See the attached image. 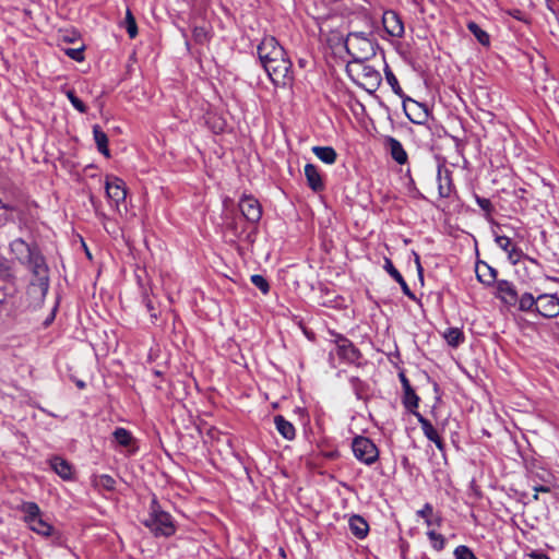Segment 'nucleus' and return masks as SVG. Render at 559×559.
<instances>
[{"instance_id":"9d476101","label":"nucleus","mask_w":559,"mask_h":559,"mask_svg":"<svg viewBox=\"0 0 559 559\" xmlns=\"http://www.w3.org/2000/svg\"><path fill=\"white\" fill-rule=\"evenodd\" d=\"M285 53L284 48L272 36L264 37L258 46V56L262 66L274 61Z\"/></svg>"},{"instance_id":"39448f33","label":"nucleus","mask_w":559,"mask_h":559,"mask_svg":"<svg viewBox=\"0 0 559 559\" xmlns=\"http://www.w3.org/2000/svg\"><path fill=\"white\" fill-rule=\"evenodd\" d=\"M21 511L24 513V521L33 532L44 537H49L53 533L52 525L44 518L43 512L35 502H23Z\"/></svg>"},{"instance_id":"6ab92c4d","label":"nucleus","mask_w":559,"mask_h":559,"mask_svg":"<svg viewBox=\"0 0 559 559\" xmlns=\"http://www.w3.org/2000/svg\"><path fill=\"white\" fill-rule=\"evenodd\" d=\"M418 421L420 424L424 435L430 441H432L440 451H442L444 449L443 441L439 437L436 428L431 425V423L428 419L424 418L423 416H418Z\"/></svg>"},{"instance_id":"473e14b6","label":"nucleus","mask_w":559,"mask_h":559,"mask_svg":"<svg viewBox=\"0 0 559 559\" xmlns=\"http://www.w3.org/2000/svg\"><path fill=\"white\" fill-rule=\"evenodd\" d=\"M112 435L115 440L122 447H129L133 441L131 432L121 427L117 428Z\"/></svg>"},{"instance_id":"5fc2aeb1","label":"nucleus","mask_w":559,"mask_h":559,"mask_svg":"<svg viewBox=\"0 0 559 559\" xmlns=\"http://www.w3.org/2000/svg\"><path fill=\"white\" fill-rule=\"evenodd\" d=\"M280 555H282L283 557H285V552L283 549L280 550Z\"/></svg>"},{"instance_id":"a211bd4d","label":"nucleus","mask_w":559,"mask_h":559,"mask_svg":"<svg viewBox=\"0 0 559 559\" xmlns=\"http://www.w3.org/2000/svg\"><path fill=\"white\" fill-rule=\"evenodd\" d=\"M496 243L508 253V258L512 264L520 261L522 252L519 250L507 236H496Z\"/></svg>"},{"instance_id":"412c9836","label":"nucleus","mask_w":559,"mask_h":559,"mask_svg":"<svg viewBox=\"0 0 559 559\" xmlns=\"http://www.w3.org/2000/svg\"><path fill=\"white\" fill-rule=\"evenodd\" d=\"M386 143L392 158L401 165L405 164L407 160V154L401 142L394 138H389Z\"/></svg>"},{"instance_id":"2f4dec72","label":"nucleus","mask_w":559,"mask_h":559,"mask_svg":"<svg viewBox=\"0 0 559 559\" xmlns=\"http://www.w3.org/2000/svg\"><path fill=\"white\" fill-rule=\"evenodd\" d=\"M0 278L3 281H12L14 278L12 262L2 255H0Z\"/></svg>"},{"instance_id":"c03bdc74","label":"nucleus","mask_w":559,"mask_h":559,"mask_svg":"<svg viewBox=\"0 0 559 559\" xmlns=\"http://www.w3.org/2000/svg\"><path fill=\"white\" fill-rule=\"evenodd\" d=\"M533 490L535 491L533 496L534 500H538V492H549L550 488L547 486H534Z\"/></svg>"},{"instance_id":"72a5a7b5","label":"nucleus","mask_w":559,"mask_h":559,"mask_svg":"<svg viewBox=\"0 0 559 559\" xmlns=\"http://www.w3.org/2000/svg\"><path fill=\"white\" fill-rule=\"evenodd\" d=\"M94 485L98 488L111 491L115 489L116 480L109 475H100L95 478Z\"/></svg>"},{"instance_id":"a19ab883","label":"nucleus","mask_w":559,"mask_h":559,"mask_svg":"<svg viewBox=\"0 0 559 559\" xmlns=\"http://www.w3.org/2000/svg\"><path fill=\"white\" fill-rule=\"evenodd\" d=\"M385 79L390 86L392 87L393 92L397 95H402V88L399 84V81L396 76L392 73V71H390L389 69H386L385 71Z\"/></svg>"},{"instance_id":"ea45409f","label":"nucleus","mask_w":559,"mask_h":559,"mask_svg":"<svg viewBox=\"0 0 559 559\" xmlns=\"http://www.w3.org/2000/svg\"><path fill=\"white\" fill-rule=\"evenodd\" d=\"M252 284L258 287L263 294H266L270 289L269 283L266 280L259 274H254L251 276Z\"/></svg>"},{"instance_id":"f3484780","label":"nucleus","mask_w":559,"mask_h":559,"mask_svg":"<svg viewBox=\"0 0 559 559\" xmlns=\"http://www.w3.org/2000/svg\"><path fill=\"white\" fill-rule=\"evenodd\" d=\"M51 469L64 480L72 479V465L61 456H53L49 460Z\"/></svg>"},{"instance_id":"f8f14e48","label":"nucleus","mask_w":559,"mask_h":559,"mask_svg":"<svg viewBox=\"0 0 559 559\" xmlns=\"http://www.w3.org/2000/svg\"><path fill=\"white\" fill-rule=\"evenodd\" d=\"M535 312L547 319L557 318L559 316V297L556 294L538 295Z\"/></svg>"},{"instance_id":"0eeeda50","label":"nucleus","mask_w":559,"mask_h":559,"mask_svg":"<svg viewBox=\"0 0 559 559\" xmlns=\"http://www.w3.org/2000/svg\"><path fill=\"white\" fill-rule=\"evenodd\" d=\"M335 357H337L340 361L354 364L359 359L360 354L350 341L337 335L334 341V347L330 350V358L333 364Z\"/></svg>"},{"instance_id":"aec40b11","label":"nucleus","mask_w":559,"mask_h":559,"mask_svg":"<svg viewBox=\"0 0 559 559\" xmlns=\"http://www.w3.org/2000/svg\"><path fill=\"white\" fill-rule=\"evenodd\" d=\"M476 276L479 282L491 285L497 277V271L487 263L481 262L476 264Z\"/></svg>"},{"instance_id":"603ef678","label":"nucleus","mask_w":559,"mask_h":559,"mask_svg":"<svg viewBox=\"0 0 559 559\" xmlns=\"http://www.w3.org/2000/svg\"><path fill=\"white\" fill-rule=\"evenodd\" d=\"M306 61L304 59H299V66L305 67Z\"/></svg>"},{"instance_id":"423d86ee","label":"nucleus","mask_w":559,"mask_h":559,"mask_svg":"<svg viewBox=\"0 0 559 559\" xmlns=\"http://www.w3.org/2000/svg\"><path fill=\"white\" fill-rule=\"evenodd\" d=\"M269 78L276 86H286L293 81L292 62L287 55L263 64Z\"/></svg>"},{"instance_id":"1a4fd4ad","label":"nucleus","mask_w":559,"mask_h":559,"mask_svg":"<svg viewBox=\"0 0 559 559\" xmlns=\"http://www.w3.org/2000/svg\"><path fill=\"white\" fill-rule=\"evenodd\" d=\"M285 53L284 48L272 36L264 37L258 46V56L262 66L274 61Z\"/></svg>"},{"instance_id":"a878e982","label":"nucleus","mask_w":559,"mask_h":559,"mask_svg":"<svg viewBox=\"0 0 559 559\" xmlns=\"http://www.w3.org/2000/svg\"><path fill=\"white\" fill-rule=\"evenodd\" d=\"M516 305H518V308L520 311H523V312L536 311L537 297H535L531 293H523L521 296H518Z\"/></svg>"},{"instance_id":"c9c22d12","label":"nucleus","mask_w":559,"mask_h":559,"mask_svg":"<svg viewBox=\"0 0 559 559\" xmlns=\"http://www.w3.org/2000/svg\"><path fill=\"white\" fill-rule=\"evenodd\" d=\"M192 36L197 43L204 44L210 39L209 28L206 26H194Z\"/></svg>"},{"instance_id":"2eb2a0df","label":"nucleus","mask_w":559,"mask_h":559,"mask_svg":"<svg viewBox=\"0 0 559 559\" xmlns=\"http://www.w3.org/2000/svg\"><path fill=\"white\" fill-rule=\"evenodd\" d=\"M382 23L389 35L393 37H402L404 34V24L394 11L384 12Z\"/></svg>"},{"instance_id":"6e6552de","label":"nucleus","mask_w":559,"mask_h":559,"mask_svg":"<svg viewBox=\"0 0 559 559\" xmlns=\"http://www.w3.org/2000/svg\"><path fill=\"white\" fill-rule=\"evenodd\" d=\"M353 452L357 460L370 465L379 456V451L376 444L368 438L357 437L353 441Z\"/></svg>"},{"instance_id":"ddd939ff","label":"nucleus","mask_w":559,"mask_h":559,"mask_svg":"<svg viewBox=\"0 0 559 559\" xmlns=\"http://www.w3.org/2000/svg\"><path fill=\"white\" fill-rule=\"evenodd\" d=\"M105 189L107 198L119 210L120 204L124 202L127 197V189L123 180L115 176H108L105 181Z\"/></svg>"},{"instance_id":"f704fd0d","label":"nucleus","mask_w":559,"mask_h":559,"mask_svg":"<svg viewBox=\"0 0 559 559\" xmlns=\"http://www.w3.org/2000/svg\"><path fill=\"white\" fill-rule=\"evenodd\" d=\"M124 27L130 38H134L138 35V26L135 23V19L132 15L130 10H127L126 19H124Z\"/></svg>"},{"instance_id":"4c0bfd02","label":"nucleus","mask_w":559,"mask_h":559,"mask_svg":"<svg viewBox=\"0 0 559 559\" xmlns=\"http://www.w3.org/2000/svg\"><path fill=\"white\" fill-rule=\"evenodd\" d=\"M430 542L432 543V547L437 550H441L444 547V538L441 534H438L435 531H428L427 533Z\"/></svg>"},{"instance_id":"b1692460","label":"nucleus","mask_w":559,"mask_h":559,"mask_svg":"<svg viewBox=\"0 0 559 559\" xmlns=\"http://www.w3.org/2000/svg\"><path fill=\"white\" fill-rule=\"evenodd\" d=\"M274 424L277 431L287 440H293L295 438V427L292 423L286 420L282 415H277L274 417Z\"/></svg>"},{"instance_id":"de8ad7c7","label":"nucleus","mask_w":559,"mask_h":559,"mask_svg":"<svg viewBox=\"0 0 559 559\" xmlns=\"http://www.w3.org/2000/svg\"><path fill=\"white\" fill-rule=\"evenodd\" d=\"M510 14L516 20L525 21L524 15L520 10H513Z\"/></svg>"},{"instance_id":"8fccbe9b","label":"nucleus","mask_w":559,"mask_h":559,"mask_svg":"<svg viewBox=\"0 0 559 559\" xmlns=\"http://www.w3.org/2000/svg\"><path fill=\"white\" fill-rule=\"evenodd\" d=\"M322 455H324L326 459H333L334 456H336V452L335 451H329V452H321Z\"/></svg>"},{"instance_id":"49530a36","label":"nucleus","mask_w":559,"mask_h":559,"mask_svg":"<svg viewBox=\"0 0 559 559\" xmlns=\"http://www.w3.org/2000/svg\"><path fill=\"white\" fill-rule=\"evenodd\" d=\"M414 257H415V263H416L418 274L421 276L423 275V266L420 264V258L416 252H414Z\"/></svg>"},{"instance_id":"09e8293b","label":"nucleus","mask_w":559,"mask_h":559,"mask_svg":"<svg viewBox=\"0 0 559 559\" xmlns=\"http://www.w3.org/2000/svg\"><path fill=\"white\" fill-rule=\"evenodd\" d=\"M316 182H317V191L322 189L323 187V181H322V178L320 177V175L317 173V179H316Z\"/></svg>"},{"instance_id":"c85d7f7f","label":"nucleus","mask_w":559,"mask_h":559,"mask_svg":"<svg viewBox=\"0 0 559 559\" xmlns=\"http://www.w3.org/2000/svg\"><path fill=\"white\" fill-rule=\"evenodd\" d=\"M417 515L425 519L428 526H439L441 523V518L433 514L432 506L429 503H426L423 509L418 510Z\"/></svg>"},{"instance_id":"5701e85b","label":"nucleus","mask_w":559,"mask_h":559,"mask_svg":"<svg viewBox=\"0 0 559 559\" xmlns=\"http://www.w3.org/2000/svg\"><path fill=\"white\" fill-rule=\"evenodd\" d=\"M349 530L357 538H364L369 531L368 523L359 515H354L349 519Z\"/></svg>"},{"instance_id":"f03ea898","label":"nucleus","mask_w":559,"mask_h":559,"mask_svg":"<svg viewBox=\"0 0 559 559\" xmlns=\"http://www.w3.org/2000/svg\"><path fill=\"white\" fill-rule=\"evenodd\" d=\"M330 46L335 43L338 47L345 48L347 53L352 57L350 61L369 60L376 55V40L370 35L362 32H352L343 40V36L338 33H333L331 38H328Z\"/></svg>"},{"instance_id":"bb28decb","label":"nucleus","mask_w":559,"mask_h":559,"mask_svg":"<svg viewBox=\"0 0 559 559\" xmlns=\"http://www.w3.org/2000/svg\"><path fill=\"white\" fill-rule=\"evenodd\" d=\"M93 135L98 151L109 157L108 138L98 124L93 127Z\"/></svg>"},{"instance_id":"f257e3e1","label":"nucleus","mask_w":559,"mask_h":559,"mask_svg":"<svg viewBox=\"0 0 559 559\" xmlns=\"http://www.w3.org/2000/svg\"><path fill=\"white\" fill-rule=\"evenodd\" d=\"M10 252L32 273L28 294L38 304L43 302L49 289V267L46 259L36 243H28L22 238L10 242Z\"/></svg>"},{"instance_id":"864d4df0","label":"nucleus","mask_w":559,"mask_h":559,"mask_svg":"<svg viewBox=\"0 0 559 559\" xmlns=\"http://www.w3.org/2000/svg\"><path fill=\"white\" fill-rule=\"evenodd\" d=\"M305 334L308 336V338H310V340H311V335L308 333V331H307V330H305Z\"/></svg>"},{"instance_id":"7ed1b4c3","label":"nucleus","mask_w":559,"mask_h":559,"mask_svg":"<svg viewBox=\"0 0 559 559\" xmlns=\"http://www.w3.org/2000/svg\"><path fill=\"white\" fill-rule=\"evenodd\" d=\"M366 61H348L346 72L355 84L368 93H373L381 84V74L373 67L367 64Z\"/></svg>"},{"instance_id":"4468645a","label":"nucleus","mask_w":559,"mask_h":559,"mask_svg":"<svg viewBox=\"0 0 559 559\" xmlns=\"http://www.w3.org/2000/svg\"><path fill=\"white\" fill-rule=\"evenodd\" d=\"M239 209L248 222L255 224L261 219L262 207L253 197H242L239 201Z\"/></svg>"},{"instance_id":"20e7f679","label":"nucleus","mask_w":559,"mask_h":559,"mask_svg":"<svg viewBox=\"0 0 559 559\" xmlns=\"http://www.w3.org/2000/svg\"><path fill=\"white\" fill-rule=\"evenodd\" d=\"M143 523L156 536L169 537L176 531L171 515L160 510L155 500L152 502L148 518Z\"/></svg>"},{"instance_id":"3c124183","label":"nucleus","mask_w":559,"mask_h":559,"mask_svg":"<svg viewBox=\"0 0 559 559\" xmlns=\"http://www.w3.org/2000/svg\"><path fill=\"white\" fill-rule=\"evenodd\" d=\"M439 190H440V194L442 197H447L449 194V189H447V191H444V188L442 185H440Z\"/></svg>"},{"instance_id":"7c9ffc66","label":"nucleus","mask_w":559,"mask_h":559,"mask_svg":"<svg viewBox=\"0 0 559 559\" xmlns=\"http://www.w3.org/2000/svg\"><path fill=\"white\" fill-rule=\"evenodd\" d=\"M468 31L477 38V40L484 45L487 46L490 43V37L484 29L480 28V26L475 22H468L467 24Z\"/></svg>"},{"instance_id":"393cba45","label":"nucleus","mask_w":559,"mask_h":559,"mask_svg":"<svg viewBox=\"0 0 559 559\" xmlns=\"http://www.w3.org/2000/svg\"><path fill=\"white\" fill-rule=\"evenodd\" d=\"M401 381L403 383V389H404V393H405L404 404H405L406 408H408V409L416 408L418 406V401H419L418 396L412 389L408 380L406 379V377L404 374H401Z\"/></svg>"},{"instance_id":"58836bf2","label":"nucleus","mask_w":559,"mask_h":559,"mask_svg":"<svg viewBox=\"0 0 559 559\" xmlns=\"http://www.w3.org/2000/svg\"><path fill=\"white\" fill-rule=\"evenodd\" d=\"M455 559H477L473 551L466 546H459L454 550Z\"/></svg>"},{"instance_id":"37998d69","label":"nucleus","mask_w":559,"mask_h":559,"mask_svg":"<svg viewBox=\"0 0 559 559\" xmlns=\"http://www.w3.org/2000/svg\"><path fill=\"white\" fill-rule=\"evenodd\" d=\"M66 52L73 60H76V61H82L83 60V51H82V49H68Z\"/></svg>"},{"instance_id":"cd10ccee","label":"nucleus","mask_w":559,"mask_h":559,"mask_svg":"<svg viewBox=\"0 0 559 559\" xmlns=\"http://www.w3.org/2000/svg\"><path fill=\"white\" fill-rule=\"evenodd\" d=\"M443 337L452 347H457L464 342V333L459 328H449L444 331Z\"/></svg>"},{"instance_id":"4be33fe9","label":"nucleus","mask_w":559,"mask_h":559,"mask_svg":"<svg viewBox=\"0 0 559 559\" xmlns=\"http://www.w3.org/2000/svg\"><path fill=\"white\" fill-rule=\"evenodd\" d=\"M384 269L400 284L403 293L407 297L414 299L415 298L414 294L409 289L407 283L405 282V280L401 275V273L394 267V265L392 264L391 260L385 259Z\"/></svg>"},{"instance_id":"dca6fc26","label":"nucleus","mask_w":559,"mask_h":559,"mask_svg":"<svg viewBox=\"0 0 559 559\" xmlns=\"http://www.w3.org/2000/svg\"><path fill=\"white\" fill-rule=\"evenodd\" d=\"M498 297L509 306H515L518 301V293L512 283L508 281H499L497 283Z\"/></svg>"},{"instance_id":"9b49d317","label":"nucleus","mask_w":559,"mask_h":559,"mask_svg":"<svg viewBox=\"0 0 559 559\" xmlns=\"http://www.w3.org/2000/svg\"><path fill=\"white\" fill-rule=\"evenodd\" d=\"M285 53L284 48L272 36L264 37L258 46V56L262 66L274 61Z\"/></svg>"},{"instance_id":"79ce46f5","label":"nucleus","mask_w":559,"mask_h":559,"mask_svg":"<svg viewBox=\"0 0 559 559\" xmlns=\"http://www.w3.org/2000/svg\"><path fill=\"white\" fill-rule=\"evenodd\" d=\"M305 174L307 177L308 186L311 190L314 191V166L312 164H307L305 167Z\"/></svg>"},{"instance_id":"a18cd8bd","label":"nucleus","mask_w":559,"mask_h":559,"mask_svg":"<svg viewBox=\"0 0 559 559\" xmlns=\"http://www.w3.org/2000/svg\"><path fill=\"white\" fill-rule=\"evenodd\" d=\"M477 203L485 211H489L491 207V203L488 199L477 198Z\"/></svg>"},{"instance_id":"c756f323","label":"nucleus","mask_w":559,"mask_h":559,"mask_svg":"<svg viewBox=\"0 0 559 559\" xmlns=\"http://www.w3.org/2000/svg\"><path fill=\"white\" fill-rule=\"evenodd\" d=\"M317 158L326 165L336 162L337 153L332 146H317Z\"/></svg>"},{"instance_id":"e433bc0d","label":"nucleus","mask_w":559,"mask_h":559,"mask_svg":"<svg viewBox=\"0 0 559 559\" xmlns=\"http://www.w3.org/2000/svg\"><path fill=\"white\" fill-rule=\"evenodd\" d=\"M66 96L72 104V106L80 111L81 114H85L87 111V107L85 104L75 95L73 90L66 91Z\"/></svg>"}]
</instances>
